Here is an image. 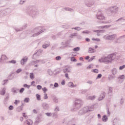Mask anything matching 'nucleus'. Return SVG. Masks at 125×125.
Returning a JSON list of instances; mask_svg holds the SVG:
<instances>
[{
    "label": "nucleus",
    "mask_w": 125,
    "mask_h": 125,
    "mask_svg": "<svg viewBox=\"0 0 125 125\" xmlns=\"http://www.w3.org/2000/svg\"><path fill=\"white\" fill-rule=\"evenodd\" d=\"M71 41L70 40H67L64 42H62V45H65L64 47H68V45L70 44Z\"/></svg>",
    "instance_id": "11"
},
{
    "label": "nucleus",
    "mask_w": 125,
    "mask_h": 125,
    "mask_svg": "<svg viewBox=\"0 0 125 125\" xmlns=\"http://www.w3.org/2000/svg\"><path fill=\"white\" fill-rule=\"evenodd\" d=\"M125 68V64L123 65L122 66H120L119 67V70H123Z\"/></svg>",
    "instance_id": "58"
},
{
    "label": "nucleus",
    "mask_w": 125,
    "mask_h": 125,
    "mask_svg": "<svg viewBox=\"0 0 125 125\" xmlns=\"http://www.w3.org/2000/svg\"><path fill=\"white\" fill-rule=\"evenodd\" d=\"M26 13L27 15H29V16H36L39 15L40 12L35 8H33L30 9L29 10L27 11Z\"/></svg>",
    "instance_id": "3"
},
{
    "label": "nucleus",
    "mask_w": 125,
    "mask_h": 125,
    "mask_svg": "<svg viewBox=\"0 0 125 125\" xmlns=\"http://www.w3.org/2000/svg\"><path fill=\"white\" fill-rule=\"evenodd\" d=\"M63 10H65V11H69V12H74V11H75V10L69 7L63 8Z\"/></svg>",
    "instance_id": "14"
},
{
    "label": "nucleus",
    "mask_w": 125,
    "mask_h": 125,
    "mask_svg": "<svg viewBox=\"0 0 125 125\" xmlns=\"http://www.w3.org/2000/svg\"><path fill=\"white\" fill-rule=\"evenodd\" d=\"M48 99V96H47V94L45 93L44 94L43 99H44V100H46V99Z\"/></svg>",
    "instance_id": "51"
},
{
    "label": "nucleus",
    "mask_w": 125,
    "mask_h": 125,
    "mask_svg": "<svg viewBox=\"0 0 125 125\" xmlns=\"http://www.w3.org/2000/svg\"><path fill=\"white\" fill-rule=\"evenodd\" d=\"M9 93H7L5 94V97L4 98L3 100V103L4 105H6L7 104V101L9 100Z\"/></svg>",
    "instance_id": "9"
},
{
    "label": "nucleus",
    "mask_w": 125,
    "mask_h": 125,
    "mask_svg": "<svg viewBox=\"0 0 125 125\" xmlns=\"http://www.w3.org/2000/svg\"><path fill=\"white\" fill-rule=\"evenodd\" d=\"M23 110V106L22 105H21L17 108V112H21Z\"/></svg>",
    "instance_id": "28"
},
{
    "label": "nucleus",
    "mask_w": 125,
    "mask_h": 125,
    "mask_svg": "<svg viewBox=\"0 0 125 125\" xmlns=\"http://www.w3.org/2000/svg\"><path fill=\"white\" fill-rule=\"evenodd\" d=\"M106 110H107V116H110L111 115V112H110V108H109V107H107L106 108Z\"/></svg>",
    "instance_id": "44"
},
{
    "label": "nucleus",
    "mask_w": 125,
    "mask_h": 125,
    "mask_svg": "<svg viewBox=\"0 0 125 125\" xmlns=\"http://www.w3.org/2000/svg\"><path fill=\"white\" fill-rule=\"evenodd\" d=\"M72 29L75 30V31H81L82 28L80 27H76L72 28Z\"/></svg>",
    "instance_id": "37"
},
{
    "label": "nucleus",
    "mask_w": 125,
    "mask_h": 125,
    "mask_svg": "<svg viewBox=\"0 0 125 125\" xmlns=\"http://www.w3.org/2000/svg\"><path fill=\"white\" fill-rule=\"evenodd\" d=\"M14 79V73L12 72L8 76V79L9 81H12V80H13Z\"/></svg>",
    "instance_id": "16"
},
{
    "label": "nucleus",
    "mask_w": 125,
    "mask_h": 125,
    "mask_svg": "<svg viewBox=\"0 0 125 125\" xmlns=\"http://www.w3.org/2000/svg\"><path fill=\"white\" fill-rule=\"evenodd\" d=\"M30 78L31 80H34V79H35V75L33 73H30Z\"/></svg>",
    "instance_id": "35"
},
{
    "label": "nucleus",
    "mask_w": 125,
    "mask_h": 125,
    "mask_svg": "<svg viewBox=\"0 0 125 125\" xmlns=\"http://www.w3.org/2000/svg\"><path fill=\"white\" fill-rule=\"evenodd\" d=\"M90 33V31H88V30H84V31H83L82 32V34H88Z\"/></svg>",
    "instance_id": "46"
},
{
    "label": "nucleus",
    "mask_w": 125,
    "mask_h": 125,
    "mask_svg": "<svg viewBox=\"0 0 125 125\" xmlns=\"http://www.w3.org/2000/svg\"><path fill=\"white\" fill-rule=\"evenodd\" d=\"M83 104V102L80 100H76L74 104V109H80L81 107H82V105Z\"/></svg>",
    "instance_id": "4"
},
{
    "label": "nucleus",
    "mask_w": 125,
    "mask_h": 125,
    "mask_svg": "<svg viewBox=\"0 0 125 125\" xmlns=\"http://www.w3.org/2000/svg\"><path fill=\"white\" fill-rule=\"evenodd\" d=\"M88 99L90 100H94V99H95V96H89Z\"/></svg>",
    "instance_id": "47"
},
{
    "label": "nucleus",
    "mask_w": 125,
    "mask_h": 125,
    "mask_svg": "<svg viewBox=\"0 0 125 125\" xmlns=\"http://www.w3.org/2000/svg\"><path fill=\"white\" fill-rule=\"evenodd\" d=\"M44 31H45V29L42 30V27L41 26H38L37 27H36L31 31V33L33 34L32 37H38V36H39V35H41L42 33H43Z\"/></svg>",
    "instance_id": "2"
},
{
    "label": "nucleus",
    "mask_w": 125,
    "mask_h": 125,
    "mask_svg": "<svg viewBox=\"0 0 125 125\" xmlns=\"http://www.w3.org/2000/svg\"><path fill=\"white\" fill-rule=\"evenodd\" d=\"M111 25H104L103 26H100L99 29H108V28H110L111 27Z\"/></svg>",
    "instance_id": "25"
},
{
    "label": "nucleus",
    "mask_w": 125,
    "mask_h": 125,
    "mask_svg": "<svg viewBox=\"0 0 125 125\" xmlns=\"http://www.w3.org/2000/svg\"><path fill=\"white\" fill-rule=\"evenodd\" d=\"M36 96L37 100H38L39 101H40V100H41V95H40L39 94H37L36 95Z\"/></svg>",
    "instance_id": "36"
},
{
    "label": "nucleus",
    "mask_w": 125,
    "mask_h": 125,
    "mask_svg": "<svg viewBox=\"0 0 125 125\" xmlns=\"http://www.w3.org/2000/svg\"><path fill=\"white\" fill-rule=\"evenodd\" d=\"M89 53H94V49L93 48L89 47L88 50Z\"/></svg>",
    "instance_id": "30"
},
{
    "label": "nucleus",
    "mask_w": 125,
    "mask_h": 125,
    "mask_svg": "<svg viewBox=\"0 0 125 125\" xmlns=\"http://www.w3.org/2000/svg\"><path fill=\"white\" fill-rule=\"evenodd\" d=\"M104 15L103 12L101 10H99L96 16H103Z\"/></svg>",
    "instance_id": "23"
},
{
    "label": "nucleus",
    "mask_w": 125,
    "mask_h": 125,
    "mask_svg": "<svg viewBox=\"0 0 125 125\" xmlns=\"http://www.w3.org/2000/svg\"><path fill=\"white\" fill-rule=\"evenodd\" d=\"M23 87H27L28 89L31 87V85H28V84L25 83L23 85Z\"/></svg>",
    "instance_id": "38"
},
{
    "label": "nucleus",
    "mask_w": 125,
    "mask_h": 125,
    "mask_svg": "<svg viewBox=\"0 0 125 125\" xmlns=\"http://www.w3.org/2000/svg\"><path fill=\"white\" fill-rule=\"evenodd\" d=\"M24 90H25V88H21L20 90H19V92L20 93H22L23 92H24Z\"/></svg>",
    "instance_id": "50"
},
{
    "label": "nucleus",
    "mask_w": 125,
    "mask_h": 125,
    "mask_svg": "<svg viewBox=\"0 0 125 125\" xmlns=\"http://www.w3.org/2000/svg\"><path fill=\"white\" fill-rule=\"evenodd\" d=\"M42 107L44 110H48L49 109V104L46 103H42Z\"/></svg>",
    "instance_id": "10"
},
{
    "label": "nucleus",
    "mask_w": 125,
    "mask_h": 125,
    "mask_svg": "<svg viewBox=\"0 0 125 125\" xmlns=\"http://www.w3.org/2000/svg\"><path fill=\"white\" fill-rule=\"evenodd\" d=\"M92 110L86 109V107H84L83 109H81L79 111L78 114L80 115V116H81L82 115H83V114H85V113H89V112H91Z\"/></svg>",
    "instance_id": "6"
},
{
    "label": "nucleus",
    "mask_w": 125,
    "mask_h": 125,
    "mask_svg": "<svg viewBox=\"0 0 125 125\" xmlns=\"http://www.w3.org/2000/svg\"><path fill=\"white\" fill-rule=\"evenodd\" d=\"M41 122V118L40 117H37L36 118V120L35 121V123L36 124H39Z\"/></svg>",
    "instance_id": "32"
},
{
    "label": "nucleus",
    "mask_w": 125,
    "mask_h": 125,
    "mask_svg": "<svg viewBox=\"0 0 125 125\" xmlns=\"http://www.w3.org/2000/svg\"><path fill=\"white\" fill-rule=\"evenodd\" d=\"M106 94V93H105V92H103L100 96V97L98 99L99 101H101V100H103V99H104V98H105V95Z\"/></svg>",
    "instance_id": "12"
},
{
    "label": "nucleus",
    "mask_w": 125,
    "mask_h": 125,
    "mask_svg": "<svg viewBox=\"0 0 125 125\" xmlns=\"http://www.w3.org/2000/svg\"><path fill=\"white\" fill-rule=\"evenodd\" d=\"M96 18L99 20H105V17L104 16H97Z\"/></svg>",
    "instance_id": "29"
},
{
    "label": "nucleus",
    "mask_w": 125,
    "mask_h": 125,
    "mask_svg": "<svg viewBox=\"0 0 125 125\" xmlns=\"http://www.w3.org/2000/svg\"><path fill=\"white\" fill-rule=\"evenodd\" d=\"M116 78L115 75H113V74H109L108 76V81H112V80H114Z\"/></svg>",
    "instance_id": "19"
},
{
    "label": "nucleus",
    "mask_w": 125,
    "mask_h": 125,
    "mask_svg": "<svg viewBox=\"0 0 125 125\" xmlns=\"http://www.w3.org/2000/svg\"><path fill=\"white\" fill-rule=\"evenodd\" d=\"M118 79H120V80H124V79H125V75H120L118 77Z\"/></svg>",
    "instance_id": "42"
},
{
    "label": "nucleus",
    "mask_w": 125,
    "mask_h": 125,
    "mask_svg": "<svg viewBox=\"0 0 125 125\" xmlns=\"http://www.w3.org/2000/svg\"><path fill=\"white\" fill-rule=\"evenodd\" d=\"M34 64H36L35 62V61H31L29 63V65L30 66H32V65H34Z\"/></svg>",
    "instance_id": "61"
},
{
    "label": "nucleus",
    "mask_w": 125,
    "mask_h": 125,
    "mask_svg": "<svg viewBox=\"0 0 125 125\" xmlns=\"http://www.w3.org/2000/svg\"><path fill=\"white\" fill-rule=\"evenodd\" d=\"M59 86V84L57 83H55L54 84V87H58Z\"/></svg>",
    "instance_id": "63"
},
{
    "label": "nucleus",
    "mask_w": 125,
    "mask_h": 125,
    "mask_svg": "<svg viewBox=\"0 0 125 125\" xmlns=\"http://www.w3.org/2000/svg\"><path fill=\"white\" fill-rule=\"evenodd\" d=\"M14 108V107H13V105H10L9 107H8V110H9L10 111H11L12 110V109Z\"/></svg>",
    "instance_id": "60"
},
{
    "label": "nucleus",
    "mask_w": 125,
    "mask_h": 125,
    "mask_svg": "<svg viewBox=\"0 0 125 125\" xmlns=\"http://www.w3.org/2000/svg\"><path fill=\"white\" fill-rule=\"evenodd\" d=\"M76 36H78V33H72L70 35V38H71V39H73V38H74V37H76Z\"/></svg>",
    "instance_id": "34"
},
{
    "label": "nucleus",
    "mask_w": 125,
    "mask_h": 125,
    "mask_svg": "<svg viewBox=\"0 0 125 125\" xmlns=\"http://www.w3.org/2000/svg\"><path fill=\"white\" fill-rule=\"evenodd\" d=\"M81 49V48L80 47H75L73 49V51H74V52H78V51H79V50H80Z\"/></svg>",
    "instance_id": "31"
},
{
    "label": "nucleus",
    "mask_w": 125,
    "mask_h": 125,
    "mask_svg": "<svg viewBox=\"0 0 125 125\" xmlns=\"http://www.w3.org/2000/svg\"><path fill=\"white\" fill-rule=\"evenodd\" d=\"M113 92V89L111 87H109L108 89V93H112Z\"/></svg>",
    "instance_id": "56"
},
{
    "label": "nucleus",
    "mask_w": 125,
    "mask_h": 125,
    "mask_svg": "<svg viewBox=\"0 0 125 125\" xmlns=\"http://www.w3.org/2000/svg\"><path fill=\"white\" fill-rule=\"evenodd\" d=\"M62 27L64 28V29H68L69 28V25L67 24L62 25Z\"/></svg>",
    "instance_id": "64"
},
{
    "label": "nucleus",
    "mask_w": 125,
    "mask_h": 125,
    "mask_svg": "<svg viewBox=\"0 0 125 125\" xmlns=\"http://www.w3.org/2000/svg\"><path fill=\"white\" fill-rule=\"evenodd\" d=\"M56 60H57V61H59V60H61V57L60 56H57L56 57Z\"/></svg>",
    "instance_id": "57"
},
{
    "label": "nucleus",
    "mask_w": 125,
    "mask_h": 125,
    "mask_svg": "<svg viewBox=\"0 0 125 125\" xmlns=\"http://www.w3.org/2000/svg\"><path fill=\"white\" fill-rule=\"evenodd\" d=\"M94 1L92 0H86L85 2V5L87 6V7H91L93 4H94Z\"/></svg>",
    "instance_id": "7"
},
{
    "label": "nucleus",
    "mask_w": 125,
    "mask_h": 125,
    "mask_svg": "<svg viewBox=\"0 0 125 125\" xmlns=\"http://www.w3.org/2000/svg\"><path fill=\"white\" fill-rule=\"evenodd\" d=\"M53 101L55 103H58V98H57V97L54 98V99H53Z\"/></svg>",
    "instance_id": "40"
},
{
    "label": "nucleus",
    "mask_w": 125,
    "mask_h": 125,
    "mask_svg": "<svg viewBox=\"0 0 125 125\" xmlns=\"http://www.w3.org/2000/svg\"><path fill=\"white\" fill-rule=\"evenodd\" d=\"M11 91L13 92V93H18V92H19V89L13 88L11 89Z\"/></svg>",
    "instance_id": "21"
},
{
    "label": "nucleus",
    "mask_w": 125,
    "mask_h": 125,
    "mask_svg": "<svg viewBox=\"0 0 125 125\" xmlns=\"http://www.w3.org/2000/svg\"><path fill=\"white\" fill-rule=\"evenodd\" d=\"M37 88L38 89V90H41V89L42 88V86L41 85H38L37 86Z\"/></svg>",
    "instance_id": "53"
},
{
    "label": "nucleus",
    "mask_w": 125,
    "mask_h": 125,
    "mask_svg": "<svg viewBox=\"0 0 125 125\" xmlns=\"http://www.w3.org/2000/svg\"><path fill=\"white\" fill-rule=\"evenodd\" d=\"M6 59H7V57L6 56L4 55H2L1 57V58L0 59V62H1L2 61H4V60H6Z\"/></svg>",
    "instance_id": "22"
},
{
    "label": "nucleus",
    "mask_w": 125,
    "mask_h": 125,
    "mask_svg": "<svg viewBox=\"0 0 125 125\" xmlns=\"http://www.w3.org/2000/svg\"><path fill=\"white\" fill-rule=\"evenodd\" d=\"M91 72H92V73H95V74H98L99 70L98 69L95 68L94 69H92Z\"/></svg>",
    "instance_id": "39"
},
{
    "label": "nucleus",
    "mask_w": 125,
    "mask_h": 125,
    "mask_svg": "<svg viewBox=\"0 0 125 125\" xmlns=\"http://www.w3.org/2000/svg\"><path fill=\"white\" fill-rule=\"evenodd\" d=\"M25 1H26V0H20L19 3L20 4H23Z\"/></svg>",
    "instance_id": "62"
},
{
    "label": "nucleus",
    "mask_w": 125,
    "mask_h": 125,
    "mask_svg": "<svg viewBox=\"0 0 125 125\" xmlns=\"http://www.w3.org/2000/svg\"><path fill=\"white\" fill-rule=\"evenodd\" d=\"M117 37L116 34L109 35L105 37L106 40H108V41H114L115 38Z\"/></svg>",
    "instance_id": "8"
},
{
    "label": "nucleus",
    "mask_w": 125,
    "mask_h": 125,
    "mask_svg": "<svg viewBox=\"0 0 125 125\" xmlns=\"http://www.w3.org/2000/svg\"><path fill=\"white\" fill-rule=\"evenodd\" d=\"M108 11H110L112 14H116L119 11V7L116 6H113L109 8Z\"/></svg>",
    "instance_id": "5"
},
{
    "label": "nucleus",
    "mask_w": 125,
    "mask_h": 125,
    "mask_svg": "<svg viewBox=\"0 0 125 125\" xmlns=\"http://www.w3.org/2000/svg\"><path fill=\"white\" fill-rule=\"evenodd\" d=\"M9 63H11V64H16V61L12 60L11 61H9Z\"/></svg>",
    "instance_id": "49"
},
{
    "label": "nucleus",
    "mask_w": 125,
    "mask_h": 125,
    "mask_svg": "<svg viewBox=\"0 0 125 125\" xmlns=\"http://www.w3.org/2000/svg\"><path fill=\"white\" fill-rule=\"evenodd\" d=\"M42 90L43 91L44 93H46V91H47V88L44 87V88H42Z\"/></svg>",
    "instance_id": "55"
},
{
    "label": "nucleus",
    "mask_w": 125,
    "mask_h": 125,
    "mask_svg": "<svg viewBox=\"0 0 125 125\" xmlns=\"http://www.w3.org/2000/svg\"><path fill=\"white\" fill-rule=\"evenodd\" d=\"M102 77V74H99L96 78V80H98V79H101V77Z\"/></svg>",
    "instance_id": "52"
},
{
    "label": "nucleus",
    "mask_w": 125,
    "mask_h": 125,
    "mask_svg": "<svg viewBox=\"0 0 125 125\" xmlns=\"http://www.w3.org/2000/svg\"><path fill=\"white\" fill-rule=\"evenodd\" d=\"M73 85H74V83L73 82H69L68 83V86L69 87H73Z\"/></svg>",
    "instance_id": "41"
},
{
    "label": "nucleus",
    "mask_w": 125,
    "mask_h": 125,
    "mask_svg": "<svg viewBox=\"0 0 125 125\" xmlns=\"http://www.w3.org/2000/svg\"><path fill=\"white\" fill-rule=\"evenodd\" d=\"M102 121L103 122H107V121H108V117H107V115H104L103 116Z\"/></svg>",
    "instance_id": "26"
},
{
    "label": "nucleus",
    "mask_w": 125,
    "mask_h": 125,
    "mask_svg": "<svg viewBox=\"0 0 125 125\" xmlns=\"http://www.w3.org/2000/svg\"><path fill=\"white\" fill-rule=\"evenodd\" d=\"M118 72V70H117V68H114L113 69L111 70V73L113 76H115Z\"/></svg>",
    "instance_id": "20"
},
{
    "label": "nucleus",
    "mask_w": 125,
    "mask_h": 125,
    "mask_svg": "<svg viewBox=\"0 0 125 125\" xmlns=\"http://www.w3.org/2000/svg\"><path fill=\"white\" fill-rule=\"evenodd\" d=\"M92 41H95L96 42H100V39L98 38H92Z\"/></svg>",
    "instance_id": "59"
},
{
    "label": "nucleus",
    "mask_w": 125,
    "mask_h": 125,
    "mask_svg": "<svg viewBox=\"0 0 125 125\" xmlns=\"http://www.w3.org/2000/svg\"><path fill=\"white\" fill-rule=\"evenodd\" d=\"M71 61H72V62H76L77 59H76L75 57H72L71 58Z\"/></svg>",
    "instance_id": "48"
},
{
    "label": "nucleus",
    "mask_w": 125,
    "mask_h": 125,
    "mask_svg": "<svg viewBox=\"0 0 125 125\" xmlns=\"http://www.w3.org/2000/svg\"><path fill=\"white\" fill-rule=\"evenodd\" d=\"M93 32L94 33H104L105 30H93Z\"/></svg>",
    "instance_id": "27"
},
{
    "label": "nucleus",
    "mask_w": 125,
    "mask_h": 125,
    "mask_svg": "<svg viewBox=\"0 0 125 125\" xmlns=\"http://www.w3.org/2000/svg\"><path fill=\"white\" fill-rule=\"evenodd\" d=\"M28 61V58L25 59V58H22L21 61V65H24L26 62Z\"/></svg>",
    "instance_id": "18"
},
{
    "label": "nucleus",
    "mask_w": 125,
    "mask_h": 125,
    "mask_svg": "<svg viewBox=\"0 0 125 125\" xmlns=\"http://www.w3.org/2000/svg\"><path fill=\"white\" fill-rule=\"evenodd\" d=\"M25 28H27V24H25V25L22 26L21 28H15V30L16 32H20L23 31V29H25Z\"/></svg>",
    "instance_id": "17"
},
{
    "label": "nucleus",
    "mask_w": 125,
    "mask_h": 125,
    "mask_svg": "<svg viewBox=\"0 0 125 125\" xmlns=\"http://www.w3.org/2000/svg\"><path fill=\"white\" fill-rule=\"evenodd\" d=\"M116 55V53H113L110 55H108L107 57H104V58H101V59H99V62L100 63H102V62H104L105 64H108V63H110L115 59L114 56Z\"/></svg>",
    "instance_id": "1"
},
{
    "label": "nucleus",
    "mask_w": 125,
    "mask_h": 125,
    "mask_svg": "<svg viewBox=\"0 0 125 125\" xmlns=\"http://www.w3.org/2000/svg\"><path fill=\"white\" fill-rule=\"evenodd\" d=\"M21 71V68H19L16 70V73H17V74H19V73H20Z\"/></svg>",
    "instance_id": "54"
},
{
    "label": "nucleus",
    "mask_w": 125,
    "mask_h": 125,
    "mask_svg": "<svg viewBox=\"0 0 125 125\" xmlns=\"http://www.w3.org/2000/svg\"><path fill=\"white\" fill-rule=\"evenodd\" d=\"M6 91V88L5 87L2 88L1 90L0 91V95L3 96V95H5Z\"/></svg>",
    "instance_id": "15"
},
{
    "label": "nucleus",
    "mask_w": 125,
    "mask_h": 125,
    "mask_svg": "<svg viewBox=\"0 0 125 125\" xmlns=\"http://www.w3.org/2000/svg\"><path fill=\"white\" fill-rule=\"evenodd\" d=\"M54 72H56L54 75H58V74L61 73V70H60V68H57L54 70Z\"/></svg>",
    "instance_id": "24"
},
{
    "label": "nucleus",
    "mask_w": 125,
    "mask_h": 125,
    "mask_svg": "<svg viewBox=\"0 0 125 125\" xmlns=\"http://www.w3.org/2000/svg\"><path fill=\"white\" fill-rule=\"evenodd\" d=\"M45 115L47 116V117H51V115H52V113L51 112H46L45 113Z\"/></svg>",
    "instance_id": "43"
},
{
    "label": "nucleus",
    "mask_w": 125,
    "mask_h": 125,
    "mask_svg": "<svg viewBox=\"0 0 125 125\" xmlns=\"http://www.w3.org/2000/svg\"><path fill=\"white\" fill-rule=\"evenodd\" d=\"M24 102H25V103H29V102H30V98L28 97L24 98Z\"/></svg>",
    "instance_id": "33"
},
{
    "label": "nucleus",
    "mask_w": 125,
    "mask_h": 125,
    "mask_svg": "<svg viewBox=\"0 0 125 125\" xmlns=\"http://www.w3.org/2000/svg\"><path fill=\"white\" fill-rule=\"evenodd\" d=\"M49 45H50V42H49V41H46L45 43L42 45V47L45 49L48 47Z\"/></svg>",
    "instance_id": "13"
},
{
    "label": "nucleus",
    "mask_w": 125,
    "mask_h": 125,
    "mask_svg": "<svg viewBox=\"0 0 125 125\" xmlns=\"http://www.w3.org/2000/svg\"><path fill=\"white\" fill-rule=\"evenodd\" d=\"M66 72H67V73H70L71 71L68 69V68H66L65 69H63V72L66 73Z\"/></svg>",
    "instance_id": "45"
}]
</instances>
